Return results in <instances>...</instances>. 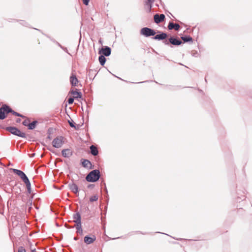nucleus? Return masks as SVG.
Here are the masks:
<instances>
[{
    "instance_id": "nucleus-1",
    "label": "nucleus",
    "mask_w": 252,
    "mask_h": 252,
    "mask_svg": "<svg viewBox=\"0 0 252 252\" xmlns=\"http://www.w3.org/2000/svg\"><path fill=\"white\" fill-rule=\"evenodd\" d=\"M100 177V172L98 170L95 169L90 172L86 177L87 181L94 182L97 181Z\"/></svg>"
},
{
    "instance_id": "nucleus-2",
    "label": "nucleus",
    "mask_w": 252,
    "mask_h": 252,
    "mask_svg": "<svg viewBox=\"0 0 252 252\" xmlns=\"http://www.w3.org/2000/svg\"><path fill=\"white\" fill-rule=\"evenodd\" d=\"M12 111V109L7 105H3L0 108V120H3L5 118V114L10 113Z\"/></svg>"
},
{
    "instance_id": "nucleus-3",
    "label": "nucleus",
    "mask_w": 252,
    "mask_h": 252,
    "mask_svg": "<svg viewBox=\"0 0 252 252\" xmlns=\"http://www.w3.org/2000/svg\"><path fill=\"white\" fill-rule=\"evenodd\" d=\"M6 129L12 134L18 136L20 137L25 138L26 137V134L25 133L22 132L19 129L15 127H7Z\"/></svg>"
},
{
    "instance_id": "nucleus-4",
    "label": "nucleus",
    "mask_w": 252,
    "mask_h": 252,
    "mask_svg": "<svg viewBox=\"0 0 252 252\" xmlns=\"http://www.w3.org/2000/svg\"><path fill=\"white\" fill-rule=\"evenodd\" d=\"M64 138L63 136H59L55 138L52 141L53 146L56 148H61L64 143Z\"/></svg>"
},
{
    "instance_id": "nucleus-5",
    "label": "nucleus",
    "mask_w": 252,
    "mask_h": 252,
    "mask_svg": "<svg viewBox=\"0 0 252 252\" xmlns=\"http://www.w3.org/2000/svg\"><path fill=\"white\" fill-rule=\"evenodd\" d=\"M140 33L146 37H148L152 35H155L156 33L154 30L145 27L141 29Z\"/></svg>"
},
{
    "instance_id": "nucleus-6",
    "label": "nucleus",
    "mask_w": 252,
    "mask_h": 252,
    "mask_svg": "<svg viewBox=\"0 0 252 252\" xmlns=\"http://www.w3.org/2000/svg\"><path fill=\"white\" fill-rule=\"evenodd\" d=\"M11 170L13 171V172L17 174L18 176H19L21 179L23 180V182L25 181L27 179H28L27 176L26 175V174L22 171L14 169V168H11Z\"/></svg>"
},
{
    "instance_id": "nucleus-7",
    "label": "nucleus",
    "mask_w": 252,
    "mask_h": 252,
    "mask_svg": "<svg viewBox=\"0 0 252 252\" xmlns=\"http://www.w3.org/2000/svg\"><path fill=\"white\" fill-rule=\"evenodd\" d=\"M165 18V16L163 14H161L158 15V14H156L154 15V20L155 23L158 24L164 20Z\"/></svg>"
},
{
    "instance_id": "nucleus-8",
    "label": "nucleus",
    "mask_w": 252,
    "mask_h": 252,
    "mask_svg": "<svg viewBox=\"0 0 252 252\" xmlns=\"http://www.w3.org/2000/svg\"><path fill=\"white\" fill-rule=\"evenodd\" d=\"M96 239L95 236L93 235L92 237L86 236L84 237V242L87 244H91L93 243Z\"/></svg>"
},
{
    "instance_id": "nucleus-9",
    "label": "nucleus",
    "mask_w": 252,
    "mask_h": 252,
    "mask_svg": "<svg viewBox=\"0 0 252 252\" xmlns=\"http://www.w3.org/2000/svg\"><path fill=\"white\" fill-rule=\"evenodd\" d=\"M169 43L174 45H179L181 44V43H182L180 40L174 38L173 37H171L169 39Z\"/></svg>"
},
{
    "instance_id": "nucleus-10",
    "label": "nucleus",
    "mask_w": 252,
    "mask_h": 252,
    "mask_svg": "<svg viewBox=\"0 0 252 252\" xmlns=\"http://www.w3.org/2000/svg\"><path fill=\"white\" fill-rule=\"evenodd\" d=\"M111 48L107 46L102 48L101 49V53L104 56H109L111 54Z\"/></svg>"
},
{
    "instance_id": "nucleus-11",
    "label": "nucleus",
    "mask_w": 252,
    "mask_h": 252,
    "mask_svg": "<svg viewBox=\"0 0 252 252\" xmlns=\"http://www.w3.org/2000/svg\"><path fill=\"white\" fill-rule=\"evenodd\" d=\"M180 26L178 24H174L172 22H170L168 26V28L170 30L174 29L176 31H178L180 29Z\"/></svg>"
},
{
    "instance_id": "nucleus-12",
    "label": "nucleus",
    "mask_w": 252,
    "mask_h": 252,
    "mask_svg": "<svg viewBox=\"0 0 252 252\" xmlns=\"http://www.w3.org/2000/svg\"><path fill=\"white\" fill-rule=\"evenodd\" d=\"M70 82L72 86H77L78 81L75 75L72 74L71 76L70 77Z\"/></svg>"
},
{
    "instance_id": "nucleus-13",
    "label": "nucleus",
    "mask_w": 252,
    "mask_h": 252,
    "mask_svg": "<svg viewBox=\"0 0 252 252\" xmlns=\"http://www.w3.org/2000/svg\"><path fill=\"white\" fill-rule=\"evenodd\" d=\"M69 189L74 193L77 194L78 192V188L77 186L74 183L69 184Z\"/></svg>"
},
{
    "instance_id": "nucleus-14",
    "label": "nucleus",
    "mask_w": 252,
    "mask_h": 252,
    "mask_svg": "<svg viewBox=\"0 0 252 252\" xmlns=\"http://www.w3.org/2000/svg\"><path fill=\"white\" fill-rule=\"evenodd\" d=\"M62 154L63 156L65 158L69 157L72 155L71 151L68 149L63 150L62 151Z\"/></svg>"
},
{
    "instance_id": "nucleus-15",
    "label": "nucleus",
    "mask_w": 252,
    "mask_h": 252,
    "mask_svg": "<svg viewBox=\"0 0 252 252\" xmlns=\"http://www.w3.org/2000/svg\"><path fill=\"white\" fill-rule=\"evenodd\" d=\"M167 34L162 32L161 34L156 35L154 38L156 40H163L166 38Z\"/></svg>"
},
{
    "instance_id": "nucleus-16",
    "label": "nucleus",
    "mask_w": 252,
    "mask_h": 252,
    "mask_svg": "<svg viewBox=\"0 0 252 252\" xmlns=\"http://www.w3.org/2000/svg\"><path fill=\"white\" fill-rule=\"evenodd\" d=\"M91 153L93 156L97 155L98 152L97 148L94 146L92 145L90 146Z\"/></svg>"
},
{
    "instance_id": "nucleus-17",
    "label": "nucleus",
    "mask_w": 252,
    "mask_h": 252,
    "mask_svg": "<svg viewBox=\"0 0 252 252\" xmlns=\"http://www.w3.org/2000/svg\"><path fill=\"white\" fill-rule=\"evenodd\" d=\"M82 165L83 167L87 168L92 165L91 162L88 159H82Z\"/></svg>"
},
{
    "instance_id": "nucleus-18",
    "label": "nucleus",
    "mask_w": 252,
    "mask_h": 252,
    "mask_svg": "<svg viewBox=\"0 0 252 252\" xmlns=\"http://www.w3.org/2000/svg\"><path fill=\"white\" fill-rule=\"evenodd\" d=\"M74 221L75 223L81 222V216L79 213H77L73 215Z\"/></svg>"
},
{
    "instance_id": "nucleus-19",
    "label": "nucleus",
    "mask_w": 252,
    "mask_h": 252,
    "mask_svg": "<svg viewBox=\"0 0 252 252\" xmlns=\"http://www.w3.org/2000/svg\"><path fill=\"white\" fill-rule=\"evenodd\" d=\"M72 94L73 95L74 98H81L82 96V94L81 92H77L76 91H72L71 92Z\"/></svg>"
},
{
    "instance_id": "nucleus-20",
    "label": "nucleus",
    "mask_w": 252,
    "mask_h": 252,
    "mask_svg": "<svg viewBox=\"0 0 252 252\" xmlns=\"http://www.w3.org/2000/svg\"><path fill=\"white\" fill-rule=\"evenodd\" d=\"M24 182L25 183V184L26 185L28 192L29 193H31V183L30 182L29 179H27V180H26L25 181H24Z\"/></svg>"
},
{
    "instance_id": "nucleus-21",
    "label": "nucleus",
    "mask_w": 252,
    "mask_h": 252,
    "mask_svg": "<svg viewBox=\"0 0 252 252\" xmlns=\"http://www.w3.org/2000/svg\"><path fill=\"white\" fill-rule=\"evenodd\" d=\"M99 62L101 65H103L106 62V58L103 55H100L98 58Z\"/></svg>"
},
{
    "instance_id": "nucleus-22",
    "label": "nucleus",
    "mask_w": 252,
    "mask_h": 252,
    "mask_svg": "<svg viewBox=\"0 0 252 252\" xmlns=\"http://www.w3.org/2000/svg\"><path fill=\"white\" fill-rule=\"evenodd\" d=\"M37 123V122L36 121H33L32 123L29 124L28 125V128L29 129H33L35 127L36 124Z\"/></svg>"
},
{
    "instance_id": "nucleus-23",
    "label": "nucleus",
    "mask_w": 252,
    "mask_h": 252,
    "mask_svg": "<svg viewBox=\"0 0 252 252\" xmlns=\"http://www.w3.org/2000/svg\"><path fill=\"white\" fill-rule=\"evenodd\" d=\"M181 38L184 42H189L192 41V38L189 36H182Z\"/></svg>"
},
{
    "instance_id": "nucleus-24",
    "label": "nucleus",
    "mask_w": 252,
    "mask_h": 252,
    "mask_svg": "<svg viewBox=\"0 0 252 252\" xmlns=\"http://www.w3.org/2000/svg\"><path fill=\"white\" fill-rule=\"evenodd\" d=\"M76 227L78 231H80V232H82V229L81 227V221L78 222V223H76Z\"/></svg>"
},
{
    "instance_id": "nucleus-25",
    "label": "nucleus",
    "mask_w": 252,
    "mask_h": 252,
    "mask_svg": "<svg viewBox=\"0 0 252 252\" xmlns=\"http://www.w3.org/2000/svg\"><path fill=\"white\" fill-rule=\"evenodd\" d=\"M98 196L97 195H93L90 198V201L91 202L96 201L98 200Z\"/></svg>"
},
{
    "instance_id": "nucleus-26",
    "label": "nucleus",
    "mask_w": 252,
    "mask_h": 252,
    "mask_svg": "<svg viewBox=\"0 0 252 252\" xmlns=\"http://www.w3.org/2000/svg\"><path fill=\"white\" fill-rule=\"evenodd\" d=\"M154 1H155V0H147V1H146V4L147 5H149V11H151V9L152 7V4L154 2Z\"/></svg>"
},
{
    "instance_id": "nucleus-27",
    "label": "nucleus",
    "mask_w": 252,
    "mask_h": 252,
    "mask_svg": "<svg viewBox=\"0 0 252 252\" xmlns=\"http://www.w3.org/2000/svg\"><path fill=\"white\" fill-rule=\"evenodd\" d=\"M10 113H12L13 115H15V116H18V117H22V118H24L25 116H23L22 115L16 112H15L14 111L12 110V111H10Z\"/></svg>"
},
{
    "instance_id": "nucleus-28",
    "label": "nucleus",
    "mask_w": 252,
    "mask_h": 252,
    "mask_svg": "<svg viewBox=\"0 0 252 252\" xmlns=\"http://www.w3.org/2000/svg\"><path fill=\"white\" fill-rule=\"evenodd\" d=\"M30 120L29 119L25 120L23 122V125L25 126H28L29 125Z\"/></svg>"
},
{
    "instance_id": "nucleus-29",
    "label": "nucleus",
    "mask_w": 252,
    "mask_h": 252,
    "mask_svg": "<svg viewBox=\"0 0 252 252\" xmlns=\"http://www.w3.org/2000/svg\"><path fill=\"white\" fill-rule=\"evenodd\" d=\"M18 252H26L23 247H20L18 248Z\"/></svg>"
},
{
    "instance_id": "nucleus-30",
    "label": "nucleus",
    "mask_w": 252,
    "mask_h": 252,
    "mask_svg": "<svg viewBox=\"0 0 252 252\" xmlns=\"http://www.w3.org/2000/svg\"><path fill=\"white\" fill-rule=\"evenodd\" d=\"M68 123H69V125H70V126L71 127H74V128H75L76 129H77V128H76V126H75V125H74L73 122V121H68Z\"/></svg>"
},
{
    "instance_id": "nucleus-31",
    "label": "nucleus",
    "mask_w": 252,
    "mask_h": 252,
    "mask_svg": "<svg viewBox=\"0 0 252 252\" xmlns=\"http://www.w3.org/2000/svg\"><path fill=\"white\" fill-rule=\"evenodd\" d=\"M74 101V98L72 97H70L68 99V103L69 104H72Z\"/></svg>"
},
{
    "instance_id": "nucleus-32",
    "label": "nucleus",
    "mask_w": 252,
    "mask_h": 252,
    "mask_svg": "<svg viewBox=\"0 0 252 252\" xmlns=\"http://www.w3.org/2000/svg\"><path fill=\"white\" fill-rule=\"evenodd\" d=\"M82 1L85 5H88L90 1V0H82Z\"/></svg>"
},
{
    "instance_id": "nucleus-33",
    "label": "nucleus",
    "mask_w": 252,
    "mask_h": 252,
    "mask_svg": "<svg viewBox=\"0 0 252 252\" xmlns=\"http://www.w3.org/2000/svg\"><path fill=\"white\" fill-rule=\"evenodd\" d=\"M21 119H19V118H18V119H17V120H16V122H17V123H20V122H21Z\"/></svg>"
},
{
    "instance_id": "nucleus-34",
    "label": "nucleus",
    "mask_w": 252,
    "mask_h": 252,
    "mask_svg": "<svg viewBox=\"0 0 252 252\" xmlns=\"http://www.w3.org/2000/svg\"><path fill=\"white\" fill-rule=\"evenodd\" d=\"M165 44H166V45H169V43L167 42H166V43H165Z\"/></svg>"
},
{
    "instance_id": "nucleus-35",
    "label": "nucleus",
    "mask_w": 252,
    "mask_h": 252,
    "mask_svg": "<svg viewBox=\"0 0 252 252\" xmlns=\"http://www.w3.org/2000/svg\"><path fill=\"white\" fill-rule=\"evenodd\" d=\"M31 252H35L34 250H32Z\"/></svg>"
}]
</instances>
